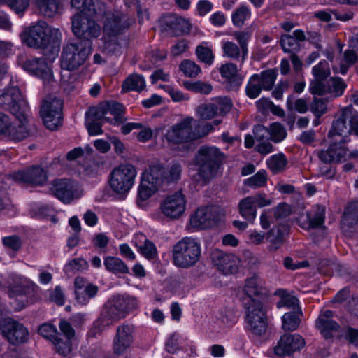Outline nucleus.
Wrapping results in <instances>:
<instances>
[{"mask_svg":"<svg viewBox=\"0 0 358 358\" xmlns=\"http://www.w3.org/2000/svg\"><path fill=\"white\" fill-rule=\"evenodd\" d=\"M266 293L265 282L258 276L247 279L237 292V297L245 310V329L253 336H260L268 329L267 309L264 306Z\"/></svg>","mask_w":358,"mask_h":358,"instance_id":"1","label":"nucleus"},{"mask_svg":"<svg viewBox=\"0 0 358 358\" xmlns=\"http://www.w3.org/2000/svg\"><path fill=\"white\" fill-rule=\"evenodd\" d=\"M124 106L115 101L101 102L91 107L86 113V128L90 136H99L103 134L102 125L96 120L107 122L114 126L120 125L124 120Z\"/></svg>","mask_w":358,"mask_h":358,"instance_id":"2","label":"nucleus"},{"mask_svg":"<svg viewBox=\"0 0 358 358\" xmlns=\"http://www.w3.org/2000/svg\"><path fill=\"white\" fill-rule=\"evenodd\" d=\"M23 44L34 49H46L58 51L62 38L60 30L50 27L44 21L33 22L24 27L20 34Z\"/></svg>","mask_w":358,"mask_h":358,"instance_id":"3","label":"nucleus"},{"mask_svg":"<svg viewBox=\"0 0 358 358\" xmlns=\"http://www.w3.org/2000/svg\"><path fill=\"white\" fill-rule=\"evenodd\" d=\"M74 13L72 31L80 38L90 40L101 34V27L95 22L96 15L94 1H71Z\"/></svg>","mask_w":358,"mask_h":358,"instance_id":"4","label":"nucleus"},{"mask_svg":"<svg viewBox=\"0 0 358 358\" xmlns=\"http://www.w3.org/2000/svg\"><path fill=\"white\" fill-rule=\"evenodd\" d=\"M138 306L137 299L131 296L118 295L109 301L101 316L94 322L90 336H96L115 322L124 317L127 313Z\"/></svg>","mask_w":358,"mask_h":358,"instance_id":"5","label":"nucleus"},{"mask_svg":"<svg viewBox=\"0 0 358 358\" xmlns=\"http://www.w3.org/2000/svg\"><path fill=\"white\" fill-rule=\"evenodd\" d=\"M192 117H186L167 129L164 138L168 143L179 145L190 142L206 136L213 130L209 123L195 124Z\"/></svg>","mask_w":358,"mask_h":358,"instance_id":"6","label":"nucleus"},{"mask_svg":"<svg viewBox=\"0 0 358 358\" xmlns=\"http://www.w3.org/2000/svg\"><path fill=\"white\" fill-rule=\"evenodd\" d=\"M224 155L215 146L200 148L195 157V166L197 173H191L197 182L206 184L217 173L220 163L224 160Z\"/></svg>","mask_w":358,"mask_h":358,"instance_id":"7","label":"nucleus"},{"mask_svg":"<svg viewBox=\"0 0 358 358\" xmlns=\"http://www.w3.org/2000/svg\"><path fill=\"white\" fill-rule=\"evenodd\" d=\"M91 45L83 42L69 43L63 47L60 58V66L62 70L61 80L62 84L70 82L67 78L71 71L82 66L91 54Z\"/></svg>","mask_w":358,"mask_h":358,"instance_id":"8","label":"nucleus"},{"mask_svg":"<svg viewBox=\"0 0 358 358\" xmlns=\"http://www.w3.org/2000/svg\"><path fill=\"white\" fill-rule=\"evenodd\" d=\"M201 254V245L198 239L185 237L173 248V262L178 267L187 268L194 266Z\"/></svg>","mask_w":358,"mask_h":358,"instance_id":"9","label":"nucleus"},{"mask_svg":"<svg viewBox=\"0 0 358 358\" xmlns=\"http://www.w3.org/2000/svg\"><path fill=\"white\" fill-rule=\"evenodd\" d=\"M125 16L121 13L108 14L103 27V43L102 52L115 53L117 52L120 45L117 41V36L127 29L130 23L127 22Z\"/></svg>","mask_w":358,"mask_h":358,"instance_id":"10","label":"nucleus"},{"mask_svg":"<svg viewBox=\"0 0 358 358\" xmlns=\"http://www.w3.org/2000/svg\"><path fill=\"white\" fill-rule=\"evenodd\" d=\"M137 176L136 168L131 164H121L110 173L108 185L116 194L127 195L133 188Z\"/></svg>","mask_w":358,"mask_h":358,"instance_id":"11","label":"nucleus"},{"mask_svg":"<svg viewBox=\"0 0 358 358\" xmlns=\"http://www.w3.org/2000/svg\"><path fill=\"white\" fill-rule=\"evenodd\" d=\"M0 107L9 110L17 120L27 121L29 106L17 86H10L0 94Z\"/></svg>","mask_w":358,"mask_h":358,"instance_id":"12","label":"nucleus"},{"mask_svg":"<svg viewBox=\"0 0 358 358\" xmlns=\"http://www.w3.org/2000/svg\"><path fill=\"white\" fill-rule=\"evenodd\" d=\"M17 64L30 76L41 80L44 85L54 83L52 64L45 57L25 58L24 55H20L17 58Z\"/></svg>","mask_w":358,"mask_h":358,"instance_id":"13","label":"nucleus"},{"mask_svg":"<svg viewBox=\"0 0 358 358\" xmlns=\"http://www.w3.org/2000/svg\"><path fill=\"white\" fill-rule=\"evenodd\" d=\"M18 120L19 123L13 122L8 115L0 112V137L13 142L25 138L28 135L27 121Z\"/></svg>","mask_w":358,"mask_h":358,"instance_id":"14","label":"nucleus"},{"mask_svg":"<svg viewBox=\"0 0 358 358\" xmlns=\"http://www.w3.org/2000/svg\"><path fill=\"white\" fill-rule=\"evenodd\" d=\"M187 201L181 191L166 195L159 205L162 214L168 219L178 220L185 212Z\"/></svg>","mask_w":358,"mask_h":358,"instance_id":"15","label":"nucleus"},{"mask_svg":"<svg viewBox=\"0 0 358 358\" xmlns=\"http://www.w3.org/2000/svg\"><path fill=\"white\" fill-rule=\"evenodd\" d=\"M348 142L342 139L339 143L331 144L327 149L322 150L318 154L321 161L324 163H342L347 160L358 157V150L350 151L343 144Z\"/></svg>","mask_w":358,"mask_h":358,"instance_id":"16","label":"nucleus"},{"mask_svg":"<svg viewBox=\"0 0 358 358\" xmlns=\"http://www.w3.org/2000/svg\"><path fill=\"white\" fill-rule=\"evenodd\" d=\"M51 192L64 203H71L80 199L83 195V191L78 183L66 179L55 180L51 187Z\"/></svg>","mask_w":358,"mask_h":358,"instance_id":"17","label":"nucleus"},{"mask_svg":"<svg viewBox=\"0 0 358 358\" xmlns=\"http://www.w3.org/2000/svg\"><path fill=\"white\" fill-rule=\"evenodd\" d=\"M62 101L57 98H48L43 101L41 116L45 127L54 130L62 124Z\"/></svg>","mask_w":358,"mask_h":358,"instance_id":"18","label":"nucleus"},{"mask_svg":"<svg viewBox=\"0 0 358 358\" xmlns=\"http://www.w3.org/2000/svg\"><path fill=\"white\" fill-rule=\"evenodd\" d=\"M219 220V215L213 206H203L190 216L189 227L192 231L206 229L215 225Z\"/></svg>","mask_w":358,"mask_h":358,"instance_id":"19","label":"nucleus"},{"mask_svg":"<svg viewBox=\"0 0 358 358\" xmlns=\"http://www.w3.org/2000/svg\"><path fill=\"white\" fill-rule=\"evenodd\" d=\"M0 329L3 336L13 345L26 343L29 339L28 329L10 318L0 322Z\"/></svg>","mask_w":358,"mask_h":358,"instance_id":"20","label":"nucleus"},{"mask_svg":"<svg viewBox=\"0 0 358 358\" xmlns=\"http://www.w3.org/2000/svg\"><path fill=\"white\" fill-rule=\"evenodd\" d=\"M210 257L213 264L225 275L236 273L241 266V259L234 254L216 249L212 251Z\"/></svg>","mask_w":358,"mask_h":358,"instance_id":"21","label":"nucleus"},{"mask_svg":"<svg viewBox=\"0 0 358 358\" xmlns=\"http://www.w3.org/2000/svg\"><path fill=\"white\" fill-rule=\"evenodd\" d=\"M306 345L305 339L298 334H285L280 336L273 348L274 353L279 356L291 355Z\"/></svg>","mask_w":358,"mask_h":358,"instance_id":"22","label":"nucleus"},{"mask_svg":"<svg viewBox=\"0 0 358 358\" xmlns=\"http://www.w3.org/2000/svg\"><path fill=\"white\" fill-rule=\"evenodd\" d=\"M13 180L25 184L42 185L48 179L45 170L38 166L20 169L10 175Z\"/></svg>","mask_w":358,"mask_h":358,"instance_id":"23","label":"nucleus"},{"mask_svg":"<svg viewBox=\"0 0 358 358\" xmlns=\"http://www.w3.org/2000/svg\"><path fill=\"white\" fill-rule=\"evenodd\" d=\"M99 291L97 285L90 282L82 277H77L74 280V294L76 302L80 305H87L94 298Z\"/></svg>","mask_w":358,"mask_h":358,"instance_id":"24","label":"nucleus"},{"mask_svg":"<svg viewBox=\"0 0 358 358\" xmlns=\"http://www.w3.org/2000/svg\"><path fill=\"white\" fill-rule=\"evenodd\" d=\"M134 341V328L129 324H122L117 329L113 341V350L115 354H124Z\"/></svg>","mask_w":358,"mask_h":358,"instance_id":"25","label":"nucleus"},{"mask_svg":"<svg viewBox=\"0 0 358 358\" xmlns=\"http://www.w3.org/2000/svg\"><path fill=\"white\" fill-rule=\"evenodd\" d=\"M59 327L66 339L63 341L57 337L52 343L59 354L66 356L72 350V345L75 341V331L71 324L65 320H61Z\"/></svg>","mask_w":358,"mask_h":358,"instance_id":"26","label":"nucleus"},{"mask_svg":"<svg viewBox=\"0 0 358 358\" xmlns=\"http://www.w3.org/2000/svg\"><path fill=\"white\" fill-rule=\"evenodd\" d=\"M262 90H268V71H263L260 74L252 75L245 87L246 94L250 99L257 98Z\"/></svg>","mask_w":358,"mask_h":358,"instance_id":"27","label":"nucleus"},{"mask_svg":"<svg viewBox=\"0 0 358 358\" xmlns=\"http://www.w3.org/2000/svg\"><path fill=\"white\" fill-rule=\"evenodd\" d=\"M325 208L322 206H316L313 209L301 215L298 218V223L303 229H310L320 227L324 222Z\"/></svg>","mask_w":358,"mask_h":358,"instance_id":"28","label":"nucleus"},{"mask_svg":"<svg viewBox=\"0 0 358 358\" xmlns=\"http://www.w3.org/2000/svg\"><path fill=\"white\" fill-rule=\"evenodd\" d=\"M333 313L331 310H325L316 320L315 325L320 329L325 338L332 336L334 332L339 329V325L332 320Z\"/></svg>","mask_w":358,"mask_h":358,"instance_id":"29","label":"nucleus"},{"mask_svg":"<svg viewBox=\"0 0 358 358\" xmlns=\"http://www.w3.org/2000/svg\"><path fill=\"white\" fill-rule=\"evenodd\" d=\"M15 285L10 287L8 290V295L11 299H15L13 306L15 310H20L26 304L24 303V299L27 298V288L24 286V280L20 276H16L13 279Z\"/></svg>","mask_w":358,"mask_h":358,"instance_id":"30","label":"nucleus"},{"mask_svg":"<svg viewBox=\"0 0 358 358\" xmlns=\"http://www.w3.org/2000/svg\"><path fill=\"white\" fill-rule=\"evenodd\" d=\"M350 115V106L343 108L341 113L333 121L332 127L329 131V136H335L346 137L349 134V127L346 122L348 120V116Z\"/></svg>","mask_w":358,"mask_h":358,"instance_id":"31","label":"nucleus"},{"mask_svg":"<svg viewBox=\"0 0 358 358\" xmlns=\"http://www.w3.org/2000/svg\"><path fill=\"white\" fill-rule=\"evenodd\" d=\"M137 248V250L148 259H154L157 255V250L155 245L147 239L144 234H136L133 241Z\"/></svg>","mask_w":358,"mask_h":358,"instance_id":"32","label":"nucleus"},{"mask_svg":"<svg viewBox=\"0 0 358 358\" xmlns=\"http://www.w3.org/2000/svg\"><path fill=\"white\" fill-rule=\"evenodd\" d=\"M164 168L159 162H154L142 173L141 179L145 180L148 177L151 184L162 187L164 183Z\"/></svg>","mask_w":358,"mask_h":358,"instance_id":"33","label":"nucleus"},{"mask_svg":"<svg viewBox=\"0 0 358 358\" xmlns=\"http://www.w3.org/2000/svg\"><path fill=\"white\" fill-rule=\"evenodd\" d=\"M220 72L231 87H238L243 81V77L238 73L236 66L232 63L222 64Z\"/></svg>","mask_w":358,"mask_h":358,"instance_id":"34","label":"nucleus"},{"mask_svg":"<svg viewBox=\"0 0 358 358\" xmlns=\"http://www.w3.org/2000/svg\"><path fill=\"white\" fill-rule=\"evenodd\" d=\"M303 313L300 308H297L294 311L285 313L281 317L282 329L285 331L296 330L300 325Z\"/></svg>","mask_w":358,"mask_h":358,"instance_id":"35","label":"nucleus"},{"mask_svg":"<svg viewBox=\"0 0 358 358\" xmlns=\"http://www.w3.org/2000/svg\"><path fill=\"white\" fill-rule=\"evenodd\" d=\"M255 139L256 141V150L262 154L268 153V129L261 124L253 129Z\"/></svg>","mask_w":358,"mask_h":358,"instance_id":"36","label":"nucleus"},{"mask_svg":"<svg viewBox=\"0 0 358 358\" xmlns=\"http://www.w3.org/2000/svg\"><path fill=\"white\" fill-rule=\"evenodd\" d=\"M148 178V177H146L145 180L141 179L138 186L137 199L138 205H143L145 201L155 194L160 189V187L151 184Z\"/></svg>","mask_w":358,"mask_h":358,"instance_id":"37","label":"nucleus"},{"mask_svg":"<svg viewBox=\"0 0 358 358\" xmlns=\"http://www.w3.org/2000/svg\"><path fill=\"white\" fill-rule=\"evenodd\" d=\"M38 12L45 17H52L62 8V1H32Z\"/></svg>","mask_w":358,"mask_h":358,"instance_id":"38","label":"nucleus"},{"mask_svg":"<svg viewBox=\"0 0 358 358\" xmlns=\"http://www.w3.org/2000/svg\"><path fill=\"white\" fill-rule=\"evenodd\" d=\"M145 87L144 77L138 74L129 75L122 83V91L127 92L130 91L141 92Z\"/></svg>","mask_w":358,"mask_h":358,"instance_id":"39","label":"nucleus"},{"mask_svg":"<svg viewBox=\"0 0 358 358\" xmlns=\"http://www.w3.org/2000/svg\"><path fill=\"white\" fill-rule=\"evenodd\" d=\"M238 208L239 213L244 219L252 222L255 220L257 210L252 197L248 196L242 199L239 202Z\"/></svg>","mask_w":358,"mask_h":358,"instance_id":"40","label":"nucleus"},{"mask_svg":"<svg viewBox=\"0 0 358 358\" xmlns=\"http://www.w3.org/2000/svg\"><path fill=\"white\" fill-rule=\"evenodd\" d=\"M106 269L115 275L125 274L129 272L126 264L120 258L108 256L103 260Z\"/></svg>","mask_w":358,"mask_h":358,"instance_id":"41","label":"nucleus"},{"mask_svg":"<svg viewBox=\"0 0 358 358\" xmlns=\"http://www.w3.org/2000/svg\"><path fill=\"white\" fill-rule=\"evenodd\" d=\"M185 343H187V346L190 349L191 353L193 352L194 345L192 341L185 342L180 334L177 333H173L169 336L166 342V350L169 353H176L178 350L183 348L182 345Z\"/></svg>","mask_w":358,"mask_h":358,"instance_id":"42","label":"nucleus"},{"mask_svg":"<svg viewBox=\"0 0 358 358\" xmlns=\"http://www.w3.org/2000/svg\"><path fill=\"white\" fill-rule=\"evenodd\" d=\"M274 296L278 297L276 302L278 308L286 307L287 308H295L298 306L299 300L294 296L289 294L285 289H278L274 293Z\"/></svg>","mask_w":358,"mask_h":358,"instance_id":"43","label":"nucleus"},{"mask_svg":"<svg viewBox=\"0 0 358 358\" xmlns=\"http://www.w3.org/2000/svg\"><path fill=\"white\" fill-rule=\"evenodd\" d=\"M358 61V55L354 50L348 49L343 53V59L339 64V68L333 66L334 73H340L345 75L350 66L357 63Z\"/></svg>","mask_w":358,"mask_h":358,"instance_id":"44","label":"nucleus"},{"mask_svg":"<svg viewBox=\"0 0 358 358\" xmlns=\"http://www.w3.org/2000/svg\"><path fill=\"white\" fill-rule=\"evenodd\" d=\"M287 232V227L284 224L273 227L270 231V250L278 249L282 244Z\"/></svg>","mask_w":358,"mask_h":358,"instance_id":"45","label":"nucleus"},{"mask_svg":"<svg viewBox=\"0 0 358 358\" xmlns=\"http://www.w3.org/2000/svg\"><path fill=\"white\" fill-rule=\"evenodd\" d=\"M346 87L347 85L341 78L332 77L329 80V94L334 98L342 96Z\"/></svg>","mask_w":358,"mask_h":358,"instance_id":"46","label":"nucleus"},{"mask_svg":"<svg viewBox=\"0 0 358 358\" xmlns=\"http://www.w3.org/2000/svg\"><path fill=\"white\" fill-rule=\"evenodd\" d=\"M161 22L166 25L164 28V29H171L173 31H183L182 26L187 24V22L183 18L171 14L162 17Z\"/></svg>","mask_w":358,"mask_h":358,"instance_id":"47","label":"nucleus"},{"mask_svg":"<svg viewBox=\"0 0 358 358\" xmlns=\"http://www.w3.org/2000/svg\"><path fill=\"white\" fill-rule=\"evenodd\" d=\"M181 171V166L178 163H173L166 169H164V183L169 184L178 181L180 178Z\"/></svg>","mask_w":358,"mask_h":358,"instance_id":"48","label":"nucleus"},{"mask_svg":"<svg viewBox=\"0 0 358 358\" xmlns=\"http://www.w3.org/2000/svg\"><path fill=\"white\" fill-rule=\"evenodd\" d=\"M267 182V173L265 170H259L254 176L245 179L244 185L252 188H257L266 185Z\"/></svg>","mask_w":358,"mask_h":358,"instance_id":"49","label":"nucleus"},{"mask_svg":"<svg viewBox=\"0 0 358 358\" xmlns=\"http://www.w3.org/2000/svg\"><path fill=\"white\" fill-rule=\"evenodd\" d=\"M287 164L283 154L274 155L270 158V171L276 174L284 171Z\"/></svg>","mask_w":358,"mask_h":358,"instance_id":"50","label":"nucleus"},{"mask_svg":"<svg viewBox=\"0 0 358 358\" xmlns=\"http://www.w3.org/2000/svg\"><path fill=\"white\" fill-rule=\"evenodd\" d=\"M183 85L187 90L195 93L208 94L212 91L210 85L201 81H187L184 82Z\"/></svg>","mask_w":358,"mask_h":358,"instance_id":"51","label":"nucleus"},{"mask_svg":"<svg viewBox=\"0 0 358 358\" xmlns=\"http://www.w3.org/2000/svg\"><path fill=\"white\" fill-rule=\"evenodd\" d=\"M196 53L200 61L208 64L213 63L214 56L212 47L211 45H208L207 43H203L198 46L196 49Z\"/></svg>","mask_w":358,"mask_h":358,"instance_id":"52","label":"nucleus"},{"mask_svg":"<svg viewBox=\"0 0 358 358\" xmlns=\"http://www.w3.org/2000/svg\"><path fill=\"white\" fill-rule=\"evenodd\" d=\"M329 80L314 79L309 86V90L313 94L324 95L329 94Z\"/></svg>","mask_w":358,"mask_h":358,"instance_id":"53","label":"nucleus"},{"mask_svg":"<svg viewBox=\"0 0 358 358\" xmlns=\"http://www.w3.org/2000/svg\"><path fill=\"white\" fill-rule=\"evenodd\" d=\"M196 115L203 120H211L218 117L216 106L212 103L199 106L196 109Z\"/></svg>","mask_w":358,"mask_h":358,"instance_id":"54","label":"nucleus"},{"mask_svg":"<svg viewBox=\"0 0 358 358\" xmlns=\"http://www.w3.org/2000/svg\"><path fill=\"white\" fill-rule=\"evenodd\" d=\"M314 79H327L331 74L330 67L326 60L320 61L312 69Z\"/></svg>","mask_w":358,"mask_h":358,"instance_id":"55","label":"nucleus"},{"mask_svg":"<svg viewBox=\"0 0 358 358\" xmlns=\"http://www.w3.org/2000/svg\"><path fill=\"white\" fill-rule=\"evenodd\" d=\"M358 221V202L353 201L348 204L345 209L343 222L352 224Z\"/></svg>","mask_w":358,"mask_h":358,"instance_id":"56","label":"nucleus"},{"mask_svg":"<svg viewBox=\"0 0 358 358\" xmlns=\"http://www.w3.org/2000/svg\"><path fill=\"white\" fill-rule=\"evenodd\" d=\"M0 6H6L21 17L29 8V1H0Z\"/></svg>","mask_w":358,"mask_h":358,"instance_id":"57","label":"nucleus"},{"mask_svg":"<svg viewBox=\"0 0 358 358\" xmlns=\"http://www.w3.org/2000/svg\"><path fill=\"white\" fill-rule=\"evenodd\" d=\"M212 104L216 106L218 117L224 116L232 108V102L227 97L216 98Z\"/></svg>","mask_w":358,"mask_h":358,"instance_id":"58","label":"nucleus"},{"mask_svg":"<svg viewBox=\"0 0 358 358\" xmlns=\"http://www.w3.org/2000/svg\"><path fill=\"white\" fill-rule=\"evenodd\" d=\"M222 50L224 56L237 60L240 57L242 58V51L241 52L239 47L233 42H222Z\"/></svg>","mask_w":358,"mask_h":358,"instance_id":"59","label":"nucleus"},{"mask_svg":"<svg viewBox=\"0 0 358 358\" xmlns=\"http://www.w3.org/2000/svg\"><path fill=\"white\" fill-rule=\"evenodd\" d=\"M159 87L169 94L174 102L187 101L189 99V96L187 94H184L180 90L175 89L170 85H161Z\"/></svg>","mask_w":358,"mask_h":358,"instance_id":"60","label":"nucleus"},{"mask_svg":"<svg viewBox=\"0 0 358 358\" xmlns=\"http://www.w3.org/2000/svg\"><path fill=\"white\" fill-rule=\"evenodd\" d=\"M282 50L285 52L294 53L299 48V44L296 40L291 35H282L280 40Z\"/></svg>","mask_w":358,"mask_h":358,"instance_id":"61","label":"nucleus"},{"mask_svg":"<svg viewBox=\"0 0 358 358\" xmlns=\"http://www.w3.org/2000/svg\"><path fill=\"white\" fill-rule=\"evenodd\" d=\"M250 12L247 7L242 6L237 9L232 15V22L234 26L241 27L245 21L250 18Z\"/></svg>","mask_w":358,"mask_h":358,"instance_id":"62","label":"nucleus"},{"mask_svg":"<svg viewBox=\"0 0 358 358\" xmlns=\"http://www.w3.org/2000/svg\"><path fill=\"white\" fill-rule=\"evenodd\" d=\"M287 136L285 129L279 123L270 125V140L275 143L282 141Z\"/></svg>","mask_w":358,"mask_h":358,"instance_id":"63","label":"nucleus"},{"mask_svg":"<svg viewBox=\"0 0 358 358\" xmlns=\"http://www.w3.org/2000/svg\"><path fill=\"white\" fill-rule=\"evenodd\" d=\"M180 70L187 77H195L200 72V67L194 62L185 60L180 65Z\"/></svg>","mask_w":358,"mask_h":358,"instance_id":"64","label":"nucleus"}]
</instances>
